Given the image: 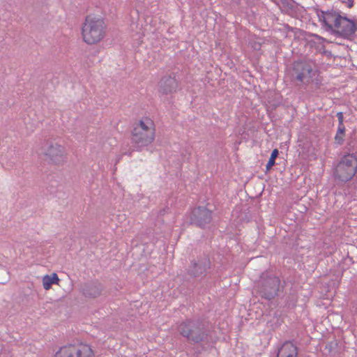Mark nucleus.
Wrapping results in <instances>:
<instances>
[{
    "instance_id": "obj_1",
    "label": "nucleus",
    "mask_w": 357,
    "mask_h": 357,
    "mask_svg": "<svg viewBox=\"0 0 357 357\" xmlns=\"http://www.w3.org/2000/svg\"><path fill=\"white\" fill-rule=\"evenodd\" d=\"M106 33V25L100 17L87 16L82 28L84 41L88 45H93L101 41Z\"/></svg>"
},
{
    "instance_id": "obj_2",
    "label": "nucleus",
    "mask_w": 357,
    "mask_h": 357,
    "mask_svg": "<svg viewBox=\"0 0 357 357\" xmlns=\"http://www.w3.org/2000/svg\"><path fill=\"white\" fill-rule=\"evenodd\" d=\"M155 139V126L153 121L148 117L140 120L132 132V142L137 147L142 148L151 144Z\"/></svg>"
},
{
    "instance_id": "obj_3",
    "label": "nucleus",
    "mask_w": 357,
    "mask_h": 357,
    "mask_svg": "<svg viewBox=\"0 0 357 357\" xmlns=\"http://www.w3.org/2000/svg\"><path fill=\"white\" fill-rule=\"evenodd\" d=\"M356 171L357 158L353 155H347L337 164L334 176L336 179L347 182L354 176Z\"/></svg>"
},
{
    "instance_id": "obj_4",
    "label": "nucleus",
    "mask_w": 357,
    "mask_h": 357,
    "mask_svg": "<svg viewBox=\"0 0 357 357\" xmlns=\"http://www.w3.org/2000/svg\"><path fill=\"white\" fill-rule=\"evenodd\" d=\"M91 347L84 344H69L64 346L56 353L55 357H92Z\"/></svg>"
},
{
    "instance_id": "obj_5",
    "label": "nucleus",
    "mask_w": 357,
    "mask_h": 357,
    "mask_svg": "<svg viewBox=\"0 0 357 357\" xmlns=\"http://www.w3.org/2000/svg\"><path fill=\"white\" fill-rule=\"evenodd\" d=\"M41 152L55 164L63 162L66 155V151L63 146L52 142H45L42 146Z\"/></svg>"
},
{
    "instance_id": "obj_6",
    "label": "nucleus",
    "mask_w": 357,
    "mask_h": 357,
    "mask_svg": "<svg viewBox=\"0 0 357 357\" xmlns=\"http://www.w3.org/2000/svg\"><path fill=\"white\" fill-rule=\"evenodd\" d=\"M178 331L183 337L195 342H198L203 339L204 335L198 324L195 321L183 322L178 327Z\"/></svg>"
},
{
    "instance_id": "obj_7",
    "label": "nucleus",
    "mask_w": 357,
    "mask_h": 357,
    "mask_svg": "<svg viewBox=\"0 0 357 357\" xmlns=\"http://www.w3.org/2000/svg\"><path fill=\"white\" fill-rule=\"evenodd\" d=\"M294 69L296 74V79L303 83L312 82V77L316 75L312 64L310 63L298 62L295 63Z\"/></svg>"
},
{
    "instance_id": "obj_8",
    "label": "nucleus",
    "mask_w": 357,
    "mask_h": 357,
    "mask_svg": "<svg viewBox=\"0 0 357 357\" xmlns=\"http://www.w3.org/2000/svg\"><path fill=\"white\" fill-rule=\"evenodd\" d=\"M278 287V278L276 277H269L264 281L261 282L258 291L262 297L270 300L276 294Z\"/></svg>"
},
{
    "instance_id": "obj_9",
    "label": "nucleus",
    "mask_w": 357,
    "mask_h": 357,
    "mask_svg": "<svg viewBox=\"0 0 357 357\" xmlns=\"http://www.w3.org/2000/svg\"><path fill=\"white\" fill-rule=\"evenodd\" d=\"M356 29V24L354 20L340 15L337 26H335L333 31L344 37H349L354 33Z\"/></svg>"
},
{
    "instance_id": "obj_10",
    "label": "nucleus",
    "mask_w": 357,
    "mask_h": 357,
    "mask_svg": "<svg viewBox=\"0 0 357 357\" xmlns=\"http://www.w3.org/2000/svg\"><path fill=\"white\" fill-rule=\"evenodd\" d=\"M319 21L327 29L333 30L337 26V21L340 17L339 12L336 10L317 11V13Z\"/></svg>"
},
{
    "instance_id": "obj_11",
    "label": "nucleus",
    "mask_w": 357,
    "mask_h": 357,
    "mask_svg": "<svg viewBox=\"0 0 357 357\" xmlns=\"http://www.w3.org/2000/svg\"><path fill=\"white\" fill-rule=\"evenodd\" d=\"M211 218V212L206 207L194 208L191 213V222L199 227H204Z\"/></svg>"
},
{
    "instance_id": "obj_12",
    "label": "nucleus",
    "mask_w": 357,
    "mask_h": 357,
    "mask_svg": "<svg viewBox=\"0 0 357 357\" xmlns=\"http://www.w3.org/2000/svg\"><path fill=\"white\" fill-rule=\"evenodd\" d=\"M296 347L291 342L284 343L278 353V357H297Z\"/></svg>"
},
{
    "instance_id": "obj_13",
    "label": "nucleus",
    "mask_w": 357,
    "mask_h": 357,
    "mask_svg": "<svg viewBox=\"0 0 357 357\" xmlns=\"http://www.w3.org/2000/svg\"><path fill=\"white\" fill-rule=\"evenodd\" d=\"M102 287L98 283L86 284L83 286L82 291L88 298H95L101 293Z\"/></svg>"
},
{
    "instance_id": "obj_14",
    "label": "nucleus",
    "mask_w": 357,
    "mask_h": 357,
    "mask_svg": "<svg viewBox=\"0 0 357 357\" xmlns=\"http://www.w3.org/2000/svg\"><path fill=\"white\" fill-rule=\"evenodd\" d=\"M177 82L173 77H168L162 79L160 83L161 91L164 93H172L176 90Z\"/></svg>"
},
{
    "instance_id": "obj_15",
    "label": "nucleus",
    "mask_w": 357,
    "mask_h": 357,
    "mask_svg": "<svg viewBox=\"0 0 357 357\" xmlns=\"http://www.w3.org/2000/svg\"><path fill=\"white\" fill-rule=\"evenodd\" d=\"M59 279L56 273L46 275L43 278V286L45 290L51 288L54 284H58Z\"/></svg>"
},
{
    "instance_id": "obj_16",
    "label": "nucleus",
    "mask_w": 357,
    "mask_h": 357,
    "mask_svg": "<svg viewBox=\"0 0 357 357\" xmlns=\"http://www.w3.org/2000/svg\"><path fill=\"white\" fill-rule=\"evenodd\" d=\"M278 149H274L271 154V157L268 160V163L266 164V167L267 170L271 169V167L275 165V160L276 158L278 157Z\"/></svg>"
},
{
    "instance_id": "obj_17",
    "label": "nucleus",
    "mask_w": 357,
    "mask_h": 357,
    "mask_svg": "<svg viewBox=\"0 0 357 357\" xmlns=\"http://www.w3.org/2000/svg\"><path fill=\"white\" fill-rule=\"evenodd\" d=\"M344 130H345V128L344 127L343 125H340L339 126V128H338V130H337V134L335 135V140L338 142V143H341L342 141H343V135H344Z\"/></svg>"
},
{
    "instance_id": "obj_18",
    "label": "nucleus",
    "mask_w": 357,
    "mask_h": 357,
    "mask_svg": "<svg viewBox=\"0 0 357 357\" xmlns=\"http://www.w3.org/2000/svg\"><path fill=\"white\" fill-rule=\"evenodd\" d=\"M337 117L340 121V125H342V121H343V114L342 112L337 113Z\"/></svg>"
}]
</instances>
